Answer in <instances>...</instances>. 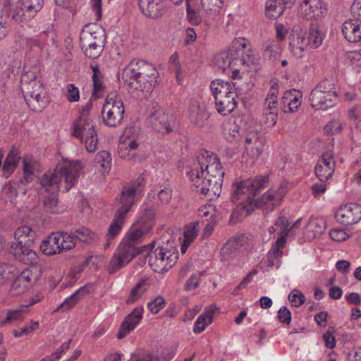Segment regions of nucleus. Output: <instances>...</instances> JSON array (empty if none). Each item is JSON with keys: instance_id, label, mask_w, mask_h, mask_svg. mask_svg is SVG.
<instances>
[{"instance_id": "f257e3e1", "label": "nucleus", "mask_w": 361, "mask_h": 361, "mask_svg": "<svg viewBox=\"0 0 361 361\" xmlns=\"http://www.w3.org/2000/svg\"><path fill=\"white\" fill-rule=\"evenodd\" d=\"M187 175L197 192L209 200L220 195L224 171L216 154L207 150L200 152Z\"/></svg>"}, {"instance_id": "f03ea898", "label": "nucleus", "mask_w": 361, "mask_h": 361, "mask_svg": "<svg viewBox=\"0 0 361 361\" xmlns=\"http://www.w3.org/2000/svg\"><path fill=\"white\" fill-rule=\"evenodd\" d=\"M82 170L80 161L64 160L56 165L53 172L45 173L39 179L41 185L51 194L44 198V207L51 214L62 213L65 211L63 205H60L55 193L60 188L68 191L77 183Z\"/></svg>"}, {"instance_id": "7ed1b4c3", "label": "nucleus", "mask_w": 361, "mask_h": 361, "mask_svg": "<svg viewBox=\"0 0 361 361\" xmlns=\"http://www.w3.org/2000/svg\"><path fill=\"white\" fill-rule=\"evenodd\" d=\"M122 78L128 82V90L137 97H147L158 83L159 73L151 63L132 61L123 71Z\"/></svg>"}, {"instance_id": "20e7f679", "label": "nucleus", "mask_w": 361, "mask_h": 361, "mask_svg": "<svg viewBox=\"0 0 361 361\" xmlns=\"http://www.w3.org/2000/svg\"><path fill=\"white\" fill-rule=\"evenodd\" d=\"M145 185L143 177H139L135 182L130 183L123 188L120 197L121 207L115 214L106 233L107 243L104 247L109 246V241L116 236L121 231L124 224L126 214L130 211L135 203V198L139 195Z\"/></svg>"}, {"instance_id": "39448f33", "label": "nucleus", "mask_w": 361, "mask_h": 361, "mask_svg": "<svg viewBox=\"0 0 361 361\" xmlns=\"http://www.w3.org/2000/svg\"><path fill=\"white\" fill-rule=\"evenodd\" d=\"M37 74L33 71H28L21 77V90L27 104L35 111H40L46 104L44 97L41 94L43 91L42 85L37 81Z\"/></svg>"}, {"instance_id": "423d86ee", "label": "nucleus", "mask_w": 361, "mask_h": 361, "mask_svg": "<svg viewBox=\"0 0 361 361\" xmlns=\"http://www.w3.org/2000/svg\"><path fill=\"white\" fill-rule=\"evenodd\" d=\"M104 34L96 25L86 26L80 36V47L85 54L90 59L98 58L103 51Z\"/></svg>"}, {"instance_id": "0eeeda50", "label": "nucleus", "mask_w": 361, "mask_h": 361, "mask_svg": "<svg viewBox=\"0 0 361 361\" xmlns=\"http://www.w3.org/2000/svg\"><path fill=\"white\" fill-rule=\"evenodd\" d=\"M23 178L19 182H13L8 188L11 195V202H16V197L26 193L25 186L32 182L36 174L40 171L39 162L32 155L25 154L22 158Z\"/></svg>"}, {"instance_id": "6e6552de", "label": "nucleus", "mask_w": 361, "mask_h": 361, "mask_svg": "<svg viewBox=\"0 0 361 361\" xmlns=\"http://www.w3.org/2000/svg\"><path fill=\"white\" fill-rule=\"evenodd\" d=\"M310 100L316 109L326 110L333 107L337 101V94L332 81L326 79L319 82L312 90Z\"/></svg>"}, {"instance_id": "1a4fd4ad", "label": "nucleus", "mask_w": 361, "mask_h": 361, "mask_svg": "<svg viewBox=\"0 0 361 361\" xmlns=\"http://www.w3.org/2000/svg\"><path fill=\"white\" fill-rule=\"evenodd\" d=\"M178 258L176 248L167 245L152 252L149 255V263L155 272L161 273L169 271L176 263Z\"/></svg>"}, {"instance_id": "9d476101", "label": "nucleus", "mask_w": 361, "mask_h": 361, "mask_svg": "<svg viewBox=\"0 0 361 361\" xmlns=\"http://www.w3.org/2000/svg\"><path fill=\"white\" fill-rule=\"evenodd\" d=\"M267 183V179L264 176H257L254 179H247L237 182L233 185V193L231 200L233 202L256 201L252 196L257 192L264 188Z\"/></svg>"}, {"instance_id": "9b49d317", "label": "nucleus", "mask_w": 361, "mask_h": 361, "mask_svg": "<svg viewBox=\"0 0 361 361\" xmlns=\"http://www.w3.org/2000/svg\"><path fill=\"white\" fill-rule=\"evenodd\" d=\"M125 112L122 100L115 93L109 94L103 104L102 115L104 123L109 127L121 123Z\"/></svg>"}, {"instance_id": "f8f14e48", "label": "nucleus", "mask_w": 361, "mask_h": 361, "mask_svg": "<svg viewBox=\"0 0 361 361\" xmlns=\"http://www.w3.org/2000/svg\"><path fill=\"white\" fill-rule=\"evenodd\" d=\"M73 239L68 233H54L42 242L40 249L44 255H56L75 247Z\"/></svg>"}, {"instance_id": "ddd939ff", "label": "nucleus", "mask_w": 361, "mask_h": 361, "mask_svg": "<svg viewBox=\"0 0 361 361\" xmlns=\"http://www.w3.org/2000/svg\"><path fill=\"white\" fill-rule=\"evenodd\" d=\"M154 216V212L152 209H147L144 216L135 222L130 228L122 241H126L130 245L135 246L142 238L147 234L152 228V219Z\"/></svg>"}, {"instance_id": "4468645a", "label": "nucleus", "mask_w": 361, "mask_h": 361, "mask_svg": "<svg viewBox=\"0 0 361 361\" xmlns=\"http://www.w3.org/2000/svg\"><path fill=\"white\" fill-rule=\"evenodd\" d=\"M138 253L139 250L136 246L121 241L109 262V271L111 274L116 272L126 266Z\"/></svg>"}, {"instance_id": "2eb2a0df", "label": "nucleus", "mask_w": 361, "mask_h": 361, "mask_svg": "<svg viewBox=\"0 0 361 361\" xmlns=\"http://www.w3.org/2000/svg\"><path fill=\"white\" fill-rule=\"evenodd\" d=\"M138 253L139 250L136 246L121 241L109 262V271L111 274L116 272L126 266Z\"/></svg>"}, {"instance_id": "dca6fc26", "label": "nucleus", "mask_w": 361, "mask_h": 361, "mask_svg": "<svg viewBox=\"0 0 361 361\" xmlns=\"http://www.w3.org/2000/svg\"><path fill=\"white\" fill-rule=\"evenodd\" d=\"M138 253L139 250L136 246L121 241L109 262V271L111 274L116 272L126 266Z\"/></svg>"}, {"instance_id": "f3484780", "label": "nucleus", "mask_w": 361, "mask_h": 361, "mask_svg": "<svg viewBox=\"0 0 361 361\" xmlns=\"http://www.w3.org/2000/svg\"><path fill=\"white\" fill-rule=\"evenodd\" d=\"M138 135L139 130L135 127L129 126L124 130L118 146V154L121 159L127 160L135 159L138 147Z\"/></svg>"}, {"instance_id": "a211bd4d", "label": "nucleus", "mask_w": 361, "mask_h": 361, "mask_svg": "<svg viewBox=\"0 0 361 361\" xmlns=\"http://www.w3.org/2000/svg\"><path fill=\"white\" fill-rule=\"evenodd\" d=\"M335 218L344 226L355 224L361 219V205L356 203L342 205L336 212Z\"/></svg>"}, {"instance_id": "6ab92c4d", "label": "nucleus", "mask_w": 361, "mask_h": 361, "mask_svg": "<svg viewBox=\"0 0 361 361\" xmlns=\"http://www.w3.org/2000/svg\"><path fill=\"white\" fill-rule=\"evenodd\" d=\"M287 185L281 184L277 188H273L267 191L257 202V207L273 210L278 207L287 193Z\"/></svg>"}, {"instance_id": "aec40b11", "label": "nucleus", "mask_w": 361, "mask_h": 361, "mask_svg": "<svg viewBox=\"0 0 361 361\" xmlns=\"http://www.w3.org/2000/svg\"><path fill=\"white\" fill-rule=\"evenodd\" d=\"M21 8L11 13L16 21H23L34 18L44 6V0H20Z\"/></svg>"}, {"instance_id": "412c9836", "label": "nucleus", "mask_w": 361, "mask_h": 361, "mask_svg": "<svg viewBox=\"0 0 361 361\" xmlns=\"http://www.w3.org/2000/svg\"><path fill=\"white\" fill-rule=\"evenodd\" d=\"M336 162L332 152H326L318 159L314 167L316 176L319 180H327L335 170Z\"/></svg>"}, {"instance_id": "4be33fe9", "label": "nucleus", "mask_w": 361, "mask_h": 361, "mask_svg": "<svg viewBox=\"0 0 361 361\" xmlns=\"http://www.w3.org/2000/svg\"><path fill=\"white\" fill-rule=\"evenodd\" d=\"M32 245H11L10 253L17 261L28 265L37 264V253L31 248Z\"/></svg>"}, {"instance_id": "5701e85b", "label": "nucleus", "mask_w": 361, "mask_h": 361, "mask_svg": "<svg viewBox=\"0 0 361 361\" xmlns=\"http://www.w3.org/2000/svg\"><path fill=\"white\" fill-rule=\"evenodd\" d=\"M149 123L155 130L162 134L172 130L170 124V116L161 109L152 112L148 118Z\"/></svg>"}, {"instance_id": "b1692460", "label": "nucleus", "mask_w": 361, "mask_h": 361, "mask_svg": "<svg viewBox=\"0 0 361 361\" xmlns=\"http://www.w3.org/2000/svg\"><path fill=\"white\" fill-rule=\"evenodd\" d=\"M301 7L307 20L322 18L327 13V6L322 0H304Z\"/></svg>"}, {"instance_id": "393cba45", "label": "nucleus", "mask_w": 361, "mask_h": 361, "mask_svg": "<svg viewBox=\"0 0 361 361\" xmlns=\"http://www.w3.org/2000/svg\"><path fill=\"white\" fill-rule=\"evenodd\" d=\"M264 138L256 133H250L247 135L245 140V148L246 154L250 158L257 159L264 150Z\"/></svg>"}, {"instance_id": "a878e982", "label": "nucleus", "mask_w": 361, "mask_h": 361, "mask_svg": "<svg viewBox=\"0 0 361 361\" xmlns=\"http://www.w3.org/2000/svg\"><path fill=\"white\" fill-rule=\"evenodd\" d=\"M289 46L291 53L297 58H302L305 51L310 47L307 44L305 33L301 30H293L289 37Z\"/></svg>"}, {"instance_id": "bb28decb", "label": "nucleus", "mask_w": 361, "mask_h": 361, "mask_svg": "<svg viewBox=\"0 0 361 361\" xmlns=\"http://www.w3.org/2000/svg\"><path fill=\"white\" fill-rule=\"evenodd\" d=\"M142 307H137L126 317L117 334V338L118 339H122L126 337L128 334L138 325L142 318Z\"/></svg>"}, {"instance_id": "cd10ccee", "label": "nucleus", "mask_w": 361, "mask_h": 361, "mask_svg": "<svg viewBox=\"0 0 361 361\" xmlns=\"http://www.w3.org/2000/svg\"><path fill=\"white\" fill-rule=\"evenodd\" d=\"M302 92L295 89L286 91L281 99V107L284 113L296 112L302 103Z\"/></svg>"}, {"instance_id": "c85d7f7f", "label": "nucleus", "mask_w": 361, "mask_h": 361, "mask_svg": "<svg viewBox=\"0 0 361 361\" xmlns=\"http://www.w3.org/2000/svg\"><path fill=\"white\" fill-rule=\"evenodd\" d=\"M209 115L204 104L192 102L189 109V118L195 126L202 128L207 125Z\"/></svg>"}, {"instance_id": "c756f323", "label": "nucleus", "mask_w": 361, "mask_h": 361, "mask_svg": "<svg viewBox=\"0 0 361 361\" xmlns=\"http://www.w3.org/2000/svg\"><path fill=\"white\" fill-rule=\"evenodd\" d=\"M341 31L349 42L361 41V21L355 19L347 20L343 23Z\"/></svg>"}, {"instance_id": "7c9ffc66", "label": "nucleus", "mask_w": 361, "mask_h": 361, "mask_svg": "<svg viewBox=\"0 0 361 361\" xmlns=\"http://www.w3.org/2000/svg\"><path fill=\"white\" fill-rule=\"evenodd\" d=\"M224 5L223 0H200V7H201L208 18L207 22L209 24V20H219L221 18V8Z\"/></svg>"}, {"instance_id": "2f4dec72", "label": "nucleus", "mask_w": 361, "mask_h": 361, "mask_svg": "<svg viewBox=\"0 0 361 361\" xmlns=\"http://www.w3.org/2000/svg\"><path fill=\"white\" fill-rule=\"evenodd\" d=\"M256 207L257 201L240 202L231 215L229 224L231 225L236 224L245 216L250 215Z\"/></svg>"}, {"instance_id": "473e14b6", "label": "nucleus", "mask_w": 361, "mask_h": 361, "mask_svg": "<svg viewBox=\"0 0 361 361\" xmlns=\"http://www.w3.org/2000/svg\"><path fill=\"white\" fill-rule=\"evenodd\" d=\"M86 107L87 109H83L79 118L73 123V135L81 139L84 135L90 131V129H94L88 117V106Z\"/></svg>"}, {"instance_id": "72a5a7b5", "label": "nucleus", "mask_w": 361, "mask_h": 361, "mask_svg": "<svg viewBox=\"0 0 361 361\" xmlns=\"http://www.w3.org/2000/svg\"><path fill=\"white\" fill-rule=\"evenodd\" d=\"M236 82L231 83L228 81H225L221 79L213 80L210 84V89L216 100L217 97L228 96L237 93Z\"/></svg>"}, {"instance_id": "f704fd0d", "label": "nucleus", "mask_w": 361, "mask_h": 361, "mask_svg": "<svg viewBox=\"0 0 361 361\" xmlns=\"http://www.w3.org/2000/svg\"><path fill=\"white\" fill-rule=\"evenodd\" d=\"M295 0H267L266 15L269 18H276L283 12L286 7H290Z\"/></svg>"}, {"instance_id": "c9c22d12", "label": "nucleus", "mask_w": 361, "mask_h": 361, "mask_svg": "<svg viewBox=\"0 0 361 361\" xmlns=\"http://www.w3.org/2000/svg\"><path fill=\"white\" fill-rule=\"evenodd\" d=\"M287 233L281 235L268 252L269 263L271 266L279 267L281 258L283 255V248L286 243Z\"/></svg>"}, {"instance_id": "e433bc0d", "label": "nucleus", "mask_w": 361, "mask_h": 361, "mask_svg": "<svg viewBox=\"0 0 361 361\" xmlns=\"http://www.w3.org/2000/svg\"><path fill=\"white\" fill-rule=\"evenodd\" d=\"M237 93L233 94H228V96H219L217 97L215 100V106L217 111L224 115L226 116L231 114L237 106V102L235 97Z\"/></svg>"}, {"instance_id": "4c0bfd02", "label": "nucleus", "mask_w": 361, "mask_h": 361, "mask_svg": "<svg viewBox=\"0 0 361 361\" xmlns=\"http://www.w3.org/2000/svg\"><path fill=\"white\" fill-rule=\"evenodd\" d=\"M36 237L35 231L28 226H22L16 230L14 233L16 242H12L11 245H32Z\"/></svg>"}, {"instance_id": "58836bf2", "label": "nucleus", "mask_w": 361, "mask_h": 361, "mask_svg": "<svg viewBox=\"0 0 361 361\" xmlns=\"http://www.w3.org/2000/svg\"><path fill=\"white\" fill-rule=\"evenodd\" d=\"M163 0H139V7L142 13L151 18H158L161 13Z\"/></svg>"}, {"instance_id": "ea45409f", "label": "nucleus", "mask_w": 361, "mask_h": 361, "mask_svg": "<svg viewBox=\"0 0 361 361\" xmlns=\"http://www.w3.org/2000/svg\"><path fill=\"white\" fill-rule=\"evenodd\" d=\"M216 309V307L212 305L204 308V312L199 315L195 322L193 327L195 334L202 333L205 328L212 322L213 315Z\"/></svg>"}, {"instance_id": "a19ab883", "label": "nucleus", "mask_w": 361, "mask_h": 361, "mask_svg": "<svg viewBox=\"0 0 361 361\" xmlns=\"http://www.w3.org/2000/svg\"><path fill=\"white\" fill-rule=\"evenodd\" d=\"M279 85L276 81H271V87L264 102L263 110L270 111H279L278 94Z\"/></svg>"}, {"instance_id": "79ce46f5", "label": "nucleus", "mask_w": 361, "mask_h": 361, "mask_svg": "<svg viewBox=\"0 0 361 361\" xmlns=\"http://www.w3.org/2000/svg\"><path fill=\"white\" fill-rule=\"evenodd\" d=\"M324 37L323 30L318 25L312 24L306 36L307 44H309L310 48L316 49L322 44Z\"/></svg>"}, {"instance_id": "37998d69", "label": "nucleus", "mask_w": 361, "mask_h": 361, "mask_svg": "<svg viewBox=\"0 0 361 361\" xmlns=\"http://www.w3.org/2000/svg\"><path fill=\"white\" fill-rule=\"evenodd\" d=\"M20 159L18 150L13 147L9 151L2 165V171L5 176L8 177L14 171Z\"/></svg>"}, {"instance_id": "c03bdc74", "label": "nucleus", "mask_w": 361, "mask_h": 361, "mask_svg": "<svg viewBox=\"0 0 361 361\" xmlns=\"http://www.w3.org/2000/svg\"><path fill=\"white\" fill-rule=\"evenodd\" d=\"M238 52L236 50H230L219 53L214 56V62L223 72H226L229 70V67L231 66L232 61L235 60Z\"/></svg>"}, {"instance_id": "a18cd8bd", "label": "nucleus", "mask_w": 361, "mask_h": 361, "mask_svg": "<svg viewBox=\"0 0 361 361\" xmlns=\"http://www.w3.org/2000/svg\"><path fill=\"white\" fill-rule=\"evenodd\" d=\"M68 234L73 236L75 245H76L77 240L91 244L97 241L99 239L98 235L95 233L85 227H80L71 231V233Z\"/></svg>"}, {"instance_id": "49530a36", "label": "nucleus", "mask_w": 361, "mask_h": 361, "mask_svg": "<svg viewBox=\"0 0 361 361\" xmlns=\"http://www.w3.org/2000/svg\"><path fill=\"white\" fill-rule=\"evenodd\" d=\"M186 5L188 20L193 25H199L202 22L199 0H186Z\"/></svg>"}, {"instance_id": "de8ad7c7", "label": "nucleus", "mask_w": 361, "mask_h": 361, "mask_svg": "<svg viewBox=\"0 0 361 361\" xmlns=\"http://www.w3.org/2000/svg\"><path fill=\"white\" fill-rule=\"evenodd\" d=\"M199 222H193L185 227L184 240L180 247L182 253H185L192 241L197 236Z\"/></svg>"}, {"instance_id": "09e8293b", "label": "nucleus", "mask_w": 361, "mask_h": 361, "mask_svg": "<svg viewBox=\"0 0 361 361\" xmlns=\"http://www.w3.org/2000/svg\"><path fill=\"white\" fill-rule=\"evenodd\" d=\"M95 163L102 173H107L111 169V154L106 150L100 151L95 157Z\"/></svg>"}, {"instance_id": "8fccbe9b", "label": "nucleus", "mask_w": 361, "mask_h": 361, "mask_svg": "<svg viewBox=\"0 0 361 361\" xmlns=\"http://www.w3.org/2000/svg\"><path fill=\"white\" fill-rule=\"evenodd\" d=\"M18 273V270L16 266L6 264H0V284H5L9 280L15 277Z\"/></svg>"}, {"instance_id": "3c124183", "label": "nucleus", "mask_w": 361, "mask_h": 361, "mask_svg": "<svg viewBox=\"0 0 361 361\" xmlns=\"http://www.w3.org/2000/svg\"><path fill=\"white\" fill-rule=\"evenodd\" d=\"M148 286H149L147 279H142L138 282L136 286L130 290V295L126 299V303L132 304L137 300L147 290Z\"/></svg>"}, {"instance_id": "603ef678", "label": "nucleus", "mask_w": 361, "mask_h": 361, "mask_svg": "<svg viewBox=\"0 0 361 361\" xmlns=\"http://www.w3.org/2000/svg\"><path fill=\"white\" fill-rule=\"evenodd\" d=\"M307 229L312 233L314 237H317L324 232L326 222L321 218H311L307 224Z\"/></svg>"}, {"instance_id": "864d4df0", "label": "nucleus", "mask_w": 361, "mask_h": 361, "mask_svg": "<svg viewBox=\"0 0 361 361\" xmlns=\"http://www.w3.org/2000/svg\"><path fill=\"white\" fill-rule=\"evenodd\" d=\"M281 51V47L277 41L267 42L264 45L263 55L268 59H275Z\"/></svg>"}, {"instance_id": "5fc2aeb1", "label": "nucleus", "mask_w": 361, "mask_h": 361, "mask_svg": "<svg viewBox=\"0 0 361 361\" xmlns=\"http://www.w3.org/2000/svg\"><path fill=\"white\" fill-rule=\"evenodd\" d=\"M215 215V207L212 204H205L198 209V216L201 218L202 223L204 221L214 222Z\"/></svg>"}, {"instance_id": "6e6d98bb", "label": "nucleus", "mask_w": 361, "mask_h": 361, "mask_svg": "<svg viewBox=\"0 0 361 361\" xmlns=\"http://www.w3.org/2000/svg\"><path fill=\"white\" fill-rule=\"evenodd\" d=\"M278 112L279 111H270L262 110V114L260 118V123L264 128H272L274 127L278 120Z\"/></svg>"}, {"instance_id": "4d7b16f0", "label": "nucleus", "mask_w": 361, "mask_h": 361, "mask_svg": "<svg viewBox=\"0 0 361 361\" xmlns=\"http://www.w3.org/2000/svg\"><path fill=\"white\" fill-rule=\"evenodd\" d=\"M87 293V289L85 287H81L78 289L74 293H73L71 296L67 298L61 305L62 307H65L66 309H70L73 307L76 302L79 300V299L82 297Z\"/></svg>"}, {"instance_id": "13d9d810", "label": "nucleus", "mask_w": 361, "mask_h": 361, "mask_svg": "<svg viewBox=\"0 0 361 361\" xmlns=\"http://www.w3.org/2000/svg\"><path fill=\"white\" fill-rule=\"evenodd\" d=\"M90 68L93 71L92 80L94 83V92L96 94L103 90V74L99 68L98 65L91 64Z\"/></svg>"}, {"instance_id": "bf43d9fd", "label": "nucleus", "mask_w": 361, "mask_h": 361, "mask_svg": "<svg viewBox=\"0 0 361 361\" xmlns=\"http://www.w3.org/2000/svg\"><path fill=\"white\" fill-rule=\"evenodd\" d=\"M97 134L95 129H90L89 133H87L84 139L85 149L89 152H94L97 145Z\"/></svg>"}, {"instance_id": "052dcab7", "label": "nucleus", "mask_w": 361, "mask_h": 361, "mask_svg": "<svg viewBox=\"0 0 361 361\" xmlns=\"http://www.w3.org/2000/svg\"><path fill=\"white\" fill-rule=\"evenodd\" d=\"M15 280L12 283L11 289H10V295L12 296H18L21 294L25 293L30 288L22 282L20 279L16 275Z\"/></svg>"}, {"instance_id": "680f3d73", "label": "nucleus", "mask_w": 361, "mask_h": 361, "mask_svg": "<svg viewBox=\"0 0 361 361\" xmlns=\"http://www.w3.org/2000/svg\"><path fill=\"white\" fill-rule=\"evenodd\" d=\"M157 355L147 352H137L131 354L130 361H156Z\"/></svg>"}, {"instance_id": "e2e57ef3", "label": "nucleus", "mask_w": 361, "mask_h": 361, "mask_svg": "<svg viewBox=\"0 0 361 361\" xmlns=\"http://www.w3.org/2000/svg\"><path fill=\"white\" fill-rule=\"evenodd\" d=\"M165 307V300L161 296H158L147 304L149 310L152 314H157L161 309Z\"/></svg>"}, {"instance_id": "0e129e2a", "label": "nucleus", "mask_w": 361, "mask_h": 361, "mask_svg": "<svg viewBox=\"0 0 361 361\" xmlns=\"http://www.w3.org/2000/svg\"><path fill=\"white\" fill-rule=\"evenodd\" d=\"M235 250L236 247L233 242H227L221 250V260H228L235 254Z\"/></svg>"}, {"instance_id": "69168bd1", "label": "nucleus", "mask_w": 361, "mask_h": 361, "mask_svg": "<svg viewBox=\"0 0 361 361\" xmlns=\"http://www.w3.org/2000/svg\"><path fill=\"white\" fill-rule=\"evenodd\" d=\"M72 339H69L67 342L63 343L51 356L44 357L42 361H55L59 359L63 353L69 349Z\"/></svg>"}, {"instance_id": "338daca9", "label": "nucleus", "mask_w": 361, "mask_h": 361, "mask_svg": "<svg viewBox=\"0 0 361 361\" xmlns=\"http://www.w3.org/2000/svg\"><path fill=\"white\" fill-rule=\"evenodd\" d=\"M169 64L170 69L175 71L176 74V78L179 80V78L182 73L180 62L178 61V56L177 53H173L169 58Z\"/></svg>"}, {"instance_id": "774afa93", "label": "nucleus", "mask_w": 361, "mask_h": 361, "mask_svg": "<svg viewBox=\"0 0 361 361\" xmlns=\"http://www.w3.org/2000/svg\"><path fill=\"white\" fill-rule=\"evenodd\" d=\"M288 299L294 307H299L305 302V295L298 290H293L288 295Z\"/></svg>"}]
</instances>
